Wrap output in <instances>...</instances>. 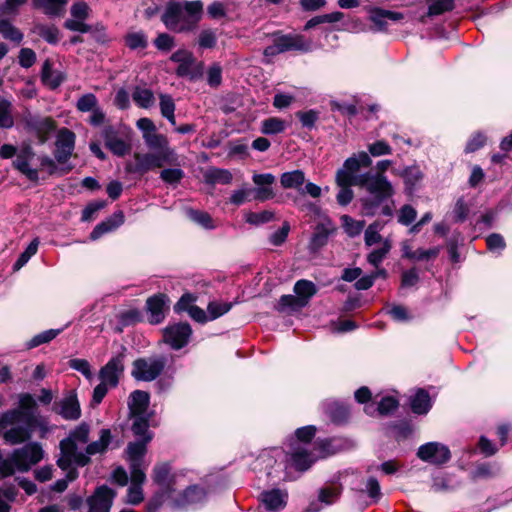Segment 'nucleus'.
<instances>
[{"mask_svg":"<svg viewBox=\"0 0 512 512\" xmlns=\"http://www.w3.org/2000/svg\"><path fill=\"white\" fill-rule=\"evenodd\" d=\"M13 126V105L11 101L0 97V128L10 129Z\"/></svg>","mask_w":512,"mask_h":512,"instance_id":"72a5a7b5","label":"nucleus"},{"mask_svg":"<svg viewBox=\"0 0 512 512\" xmlns=\"http://www.w3.org/2000/svg\"><path fill=\"white\" fill-rule=\"evenodd\" d=\"M47 420L37 412V403L31 394L19 396L18 408L0 414V432L11 426L4 433L7 443L15 445L30 439L32 433L39 429L47 431Z\"/></svg>","mask_w":512,"mask_h":512,"instance_id":"f03ea898","label":"nucleus"},{"mask_svg":"<svg viewBox=\"0 0 512 512\" xmlns=\"http://www.w3.org/2000/svg\"><path fill=\"white\" fill-rule=\"evenodd\" d=\"M115 495V492L107 486L97 488L87 500L88 512H110Z\"/></svg>","mask_w":512,"mask_h":512,"instance_id":"f3484780","label":"nucleus"},{"mask_svg":"<svg viewBox=\"0 0 512 512\" xmlns=\"http://www.w3.org/2000/svg\"><path fill=\"white\" fill-rule=\"evenodd\" d=\"M69 366L83 374L87 379L92 378L91 366L87 360L79 358L71 359Z\"/></svg>","mask_w":512,"mask_h":512,"instance_id":"680f3d73","label":"nucleus"},{"mask_svg":"<svg viewBox=\"0 0 512 512\" xmlns=\"http://www.w3.org/2000/svg\"><path fill=\"white\" fill-rule=\"evenodd\" d=\"M136 126L142 132V138L150 152L135 153V165L130 171L145 174L150 170L177 162L178 156L175 149L170 146L168 138L157 131L151 119L140 118L137 120Z\"/></svg>","mask_w":512,"mask_h":512,"instance_id":"7ed1b4c3","label":"nucleus"},{"mask_svg":"<svg viewBox=\"0 0 512 512\" xmlns=\"http://www.w3.org/2000/svg\"><path fill=\"white\" fill-rule=\"evenodd\" d=\"M392 248V242L389 238H385L380 247L373 249L367 255V262L374 268H378L384 259L388 256Z\"/></svg>","mask_w":512,"mask_h":512,"instance_id":"c756f323","label":"nucleus"},{"mask_svg":"<svg viewBox=\"0 0 512 512\" xmlns=\"http://www.w3.org/2000/svg\"><path fill=\"white\" fill-rule=\"evenodd\" d=\"M111 442V432L109 429H102L100 431L99 440L88 444L85 448L84 454L89 458L96 454H102L106 451L108 445Z\"/></svg>","mask_w":512,"mask_h":512,"instance_id":"cd10ccee","label":"nucleus"},{"mask_svg":"<svg viewBox=\"0 0 512 512\" xmlns=\"http://www.w3.org/2000/svg\"><path fill=\"white\" fill-rule=\"evenodd\" d=\"M285 129L286 122L278 117H270L262 121L261 131L263 134H279Z\"/></svg>","mask_w":512,"mask_h":512,"instance_id":"a19ab883","label":"nucleus"},{"mask_svg":"<svg viewBox=\"0 0 512 512\" xmlns=\"http://www.w3.org/2000/svg\"><path fill=\"white\" fill-rule=\"evenodd\" d=\"M222 81V68L219 64H213L207 71V82L211 87H218Z\"/></svg>","mask_w":512,"mask_h":512,"instance_id":"69168bd1","label":"nucleus"},{"mask_svg":"<svg viewBox=\"0 0 512 512\" xmlns=\"http://www.w3.org/2000/svg\"><path fill=\"white\" fill-rule=\"evenodd\" d=\"M149 406V394L145 391H133L128 400L129 415L140 416L148 415L147 409Z\"/></svg>","mask_w":512,"mask_h":512,"instance_id":"4be33fe9","label":"nucleus"},{"mask_svg":"<svg viewBox=\"0 0 512 512\" xmlns=\"http://www.w3.org/2000/svg\"><path fill=\"white\" fill-rule=\"evenodd\" d=\"M16 494L17 492L14 487L0 488V512H9L10 506L6 501H13Z\"/></svg>","mask_w":512,"mask_h":512,"instance_id":"052dcab7","label":"nucleus"},{"mask_svg":"<svg viewBox=\"0 0 512 512\" xmlns=\"http://www.w3.org/2000/svg\"><path fill=\"white\" fill-rule=\"evenodd\" d=\"M75 146V134L67 128L59 130L56 140L55 158L64 164L71 157Z\"/></svg>","mask_w":512,"mask_h":512,"instance_id":"a211bd4d","label":"nucleus"},{"mask_svg":"<svg viewBox=\"0 0 512 512\" xmlns=\"http://www.w3.org/2000/svg\"><path fill=\"white\" fill-rule=\"evenodd\" d=\"M398 407V401L392 396H386L381 399L377 407L369 405L365 407V412L372 415L377 411L381 415H387Z\"/></svg>","mask_w":512,"mask_h":512,"instance_id":"f704fd0d","label":"nucleus"},{"mask_svg":"<svg viewBox=\"0 0 512 512\" xmlns=\"http://www.w3.org/2000/svg\"><path fill=\"white\" fill-rule=\"evenodd\" d=\"M206 179L211 183L229 184L233 176L229 170L214 168L207 172Z\"/></svg>","mask_w":512,"mask_h":512,"instance_id":"09e8293b","label":"nucleus"},{"mask_svg":"<svg viewBox=\"0 0 512 512\" xmlns=\"http://www.w3.org/2000/svg\"><path fill=\"white\" fill-rule=\"evenodd\" d=\"M124 373V355L112 357L99 371L100 382L115 388Z\"/></svg>","mask_w":512,"mask_h":512,"instance_id":"f8f14e48","label":"nucleus"},{"mask_svg":"<svg viewBox=\"0 0 512 512\" xmlns=\"http://www.w3.org/2000/svg\"><path fill=\"white\" fill-rule=\"evenodd\" d=\"M89 440V426L82 423L70 432L66 439L60 441L61 456L57 464L61 469H68L72 464L85 466L90 459L84 452L79 450L80 446L87 444Z\"/></svg>","mask_w":512,"mask_h":512,"instance_id":"39448f33","label":"nucleus"},{"mask_svg":"<svg viewBox=\"0 0 512 512\" xmlns=\"http://www.w3.org/2000/svg\"><path fill=\"white\" fill-rule=\"evenodd\" d=\"M417 216V211L411 205H404L399 210L398 222L402 225H410Z\"/></svg>","mask_w":512,"mask_h":512,"instance_id":"bf43d9fd","label":"nucleus"},{"mask_svg":"<svg viewBox=\"0 0 512 512\" xmlns=\"http://www.w3.org/2000/svg\"><path fill=\"white\" fill-rule=\"evenodd\" d=\"M256 188L253 190V199L264 202L275 197L273 184L276 178L271 173L254 174L252 177Z\"/></svg>","mask_w":512,"mask_h":512,"instance_id":"4468645a","label":"nucleus"},{"mask_svg":"<svg viewBox=\"0 0 512 512\" xmlns=\"http://www.w3.org/2000/svg\"><path fill=\"white\" fill-rule=\"evenodd\" d=\"M335 231L333 223L329 219L318 223L310 240L309 248L312 251H318L328 242L329 236Z\"/></svg>","mask_w":512,"mask_h":512,"instance_id":"aec40b11","label":"nucleus"},{"mask_svg":"<svg viewBox=\"0 0 512 512\" xmlns=\"http://www.w3.org/2000/svg\"><path fill=\"white\" fill-rule=\"evenodd\" d=\"M274 217V213L268 210L261 212H250L246 216V221L252 225H261L271 221Z\"/></svg>","mask_w":512,"mask_h":512,"instance_id":"5fc2aeb1","label":"nucleus"},{"mask_svg":"<svg viewBox=\"0 0 512 512\" xmlns=\"http://www.w3.org/2000/svg\"><path fill=\"white\" fill-rule=\"evenodd\" d=\"M192 334V329L188 323H176L165 328L163 338L165 343L173 349L184 347Z\"/></svg>","mask_w":512,"mask_h":512,"instance_id":"ddd939ff","label":"nucleus"},{"mask_svg":"<svg viewBox=\"0 0 512 512\" xmlns=\"http://www.w3.org/2000/svg\"><path fill=\"white\" fill-rule=\"evenodd\" d=\"M160 100V111L161 115L166 118L172 125L176 124L175 119V103L173 98L170 95L167 94H160L159 96Z\"/></svg>","mask_w":512,"mask_h":512,"instance_id":"e433bc0d","label":"nucleus"},{"mask_svg":"<svg viewBox=\"0 0 512 512\" xmlns=\"http://www.w3.org/2000/svg\"><path fill=\"white\" fill-rule=\"evenodd\" d=\"M132 99L140 108L148 109L153 106L155 97L150 89L136 87L132 93Z\"/></svg>","mask_w":512,"mask_h":512,"instance_id":"2f4dec72","label":"nucleus"},{"mask_svg":"<svg viewBox=\"0 0 512 512\" xmlns=\"http://www.w3.org/2000/svg\"><path fill=\"white\" fill-rule=\"evenodd\" d=\"M251 200H254L253 189L249 188H241L239 190L234 191L229 199L230 203L236 206H240L243 203Z\"/></svg>","mask_w":512,"mask_h":512,"instance_id":"864d4df0","label":"nucleus"},{"mask_svg":"<svg viewBox=\"0 0 512 512\" xmlns=\"http://www.w3.org/2000/svg\"><path fill=\"white\" fill-rule=\"evenodd\" d=\"M25 128L35 134L39 143H45L56 129V122L51 117L29 116L25 119Z\"/></svg>","mask_w":512,"mask_h":512,"instance_id":"9b49d317","label":"nucleus"},{"mask_svg":"<svg viewBox=\"0 0 512 512\" xmlns=\"http://www.w3.org/2000/svg\"><path fill=\"white\" fill-rule=\"evenodd\" d=\"M372 163L369 155L362 151L347 158L337 173V184L355 185L364 188L369 195L360 199L362 213L366 216H374L381 208V214L391 217L394 212V201L385 203L391 199L395 190L386 176L366 172L356 175L361 167H369Z\"/></svg>","mask_w":512,"mask_h":512,"instance_id":"f257e3e1","label":"nucleus"},{"mask_svg":"<svg viewBox=\"0 0 512 512\" xmlns=\"http://www.w3.org/2000/svg\"><path fill=\"white\" fill-rule=\"evenodd\" d=\"M69 0H32L34 8L49 17H59L65 13Z\"/></svg>","mask_w":512,"mask_h":512,"instance_id":"b1692460","label":"nucleus"},{"mask_svg":"<svg viewBox=\"0 0 512 512\" xmlns=\"http://www.w3.org/2000/svg\"><path fill=\"white\" fill-rule=\"evenodd\" d=\"M384 223L380 221H374L371 223L364 232L365 245L371 247L377 243L382 245L384 239L382 238L380 231L383 229Z\"/></svg>","mask_w":512,"mask_h":512,"instance_id":"473e14b6","label":"nucleus"},{"mask_svg":"<svg viewBox=\"0 0 512 512\" xmlns=\"http://www.w3.org/2000/svg\"><path fill=\"white\" fill-rule=\"evenodd\" d=\"M440 253V247H433L429 249H417L415 250V256L412 261H430L438 257Z\"/></svg>","mask_w":512,"mask_h":512,"instance_id":"0e129e2a","label":"nucleus"},{"mask_svg":"<svg viewBox=\"0 0 512 512\" xmlns=\"http://www.w3.org/2000/svg\"><path fill=\"white\" fill-rule=\"evenodd\" d=\"M50 59H46L42 65L41 81L49 89L58 88L65 80V75L59 70L53 69Z\"/></svg>","mask_w":512,"mask_h":512,"instance_id":"412c9836","label":"nucleus"},{"mask_svg":"<svg viewBox=\"0 0 512 512\" xmlns=\"http://www.w3.org/2000/svg\"><path fill=\"white\" fill-rule=\"evenodd\" d=\"M146 306L150 323L158 324L163 321L166 308V297L164 295L150 297L146 302Z\"/></svg>","mask_w":512,"mask_h":512,"instance_id":"5701e85b","label":"nucleus"},{"mask_svg":"<svg viewBox=\"0 0 512 512\" xmlns=\"http://www.w3.org/2000/svg\"><path fill=\"white\" fill-rule=\"evenodd\" d=\"M105 146L116 156L123 157L131 150L129 139L119 135L112 127L108 126L103 130Z\"/></svg>","mask_w":512,"mask_h":512,"instance_id":"2eb2a0df","label":"nucleus"},{"mask_svg":"<svg viewBox=\"0 0 512 512\" xmlns=\"http://www.w3.org/2000/svg\"><path fill=\"white\" fill-rule=\"evenodd\" d=\"M288 462L289 465L294 467L296 470L305 471L312 465L314 459L305 448L298 446L290 454Z\"/></svg>","mask_w":512,"mask_h":512,"instance_id":"bb28decb","label":"nucleus"},{"mask_svg":"<svg viewBox=\"0 0 512 512\" xmlns=\"http://www.w3.org/2000/svg\"><path fill=\"white\" fill-rule=\"evenodd\" d=\"M60 332L61 329H50L36 335L31 340V347H36L53 340L58 334H60Z\"/></svg>","mask_w":512,"mask_h":512,"instance_id":"338daca9","label":"nucleus"},{"mask_svg":"<svg viewBox=\"0 0 512 512\" xmlns=\"http://www.w3.org/2000/svg\"><path fill=\"white\" fill-rule=\"evenodd\" d=\"M205 496L204 490L199 486H190L183 492V504H191L201 501Z\"/></svg>","mask_w":512,"mask_h":512,"instance_id":"3c124183","label":"nucleus"},{"mask_svg":"<svg viewBox=\"0 0 512 512\" xmlns=\"http://www.w3.org/2000/svg\"><path fill=\"white\" fill-rule=\"evenodd\" d=\"M304 127L312 128L318 120V112L315 110L299 111L296 113Z\"/></svg>","mask_w":512,"mask_h":512,"instance_id":"774afa93","label":"nucleus"},{"mask_svg":"<svg viewBox=\"0 0 512 512\" xmlns=\"http://www.w3.org/2000/svg\"><path fill=\"white\" fill-rule=\"evenodd\" d=\"M287 493L280 489L265 491L261 494V502L268 510L283 509L286 505Z\"/></svg>","mask_w":512,"mask_h":512,"instance_id":"a878e982","label":"nucleus"},{"mask_svg":"<svg viewBox=\"0 0 512 512\" xmlns=\"http://www.w3.org/2000/svg\"><path fill=\"white\" fill-rule=\"evenodd\" d=\"M54 410L65 420H77L81 416V408L77 395L70 391L55 403Z\"/></svg>","mask_w":512,"mask_h":512,"instance_id":"6ab92c4d","label":"nucleus"},{"mask_svg":"<svg viewBox=\"0 0 512 512\" xmlns=\"http://www.w3.org/2000/svg\"><path fill=\"white\" fill-rule=\"evenodd\" d=\"M118 221L108 220L106 222H102L98 224L93 231L91 232V239L96 240L99 237H101L103 234L110 232L111 230L118 227L120 224L123 223V215L122 213L118 214Z\"/></svg>","mask_w":512,"mask_h":512,"instance_id":"49530a36","label":"nucleus"},{"mask_svg":"<svg viewBox=\"0 0 512 512\" xmlns=\"http://www.w3.org/2000/svg\"><path fill=\"white\" fill-rule=\"evenodd\" d=\"M217 39L215 32L211 29L203 30L199 34L198 44L203 49L213 48L216 45Z\"/></svg>","mask_w":512,"mask_h":512,"instance_id":"e2e57ef3","label":"nucleus"},{"mask_svg":"<svg viewBox=\"0 0 512 512\" xmlns=\"http://www.w3.org/2000/svg\"><path fill=\"white\" fill-rule=\"evenodd\" d=\"M309 47V43L301 35H283L277 37L273 45L265 49L264 54L271 56L291 50L308 51Z\"/></svg>","mask_w":512,"mask_h":512,"instance_id":"1a4fd4ad","label":"nucleus"},{"mask_svg":"<svg viewBox=\"0 0 512 512\" xmlns=\"http://www.w3.org/2000/svg\"><path fill=\"white\" fill-rule=\"evenodd\" d=\"M411 409L416 414H426L431 408V399L429 394L419 389L410 401Z\"/></svg>","mask_w":512,"mask_h":512,"instance_id":"7c9ffc66","label":"nucleus"},{"mask_svg":"<svg viewBox=\"0 0 512 512\" xmlns=\"http://www.w3.org/2000/svg\"><path fill=\"white\" fill-rule=\"evenodd\" d=\"M324 408L331 420L337 423L343 422L349 415L347 407L335 401L326 403Z\"/></svg>","mask_w":512,"mask_h":512,"instance_id":"58836bf2","label":"nucleus"},{"mask_svg":"<svg viewBox=\"0 0 512 512\" xmlns=\"http://www.w3.org/2000/svg\"><path fill=\"white\" fill-rule=\"evenodd\" d=\"M428 16H436L454 9L453 0H429Z\"/></svg>","mask_w":512,"mask_h":512,"instance_id":"de8ad7c7","label":"nucleus"},{"mask_svg":"<svg viewBox=\"0 0 512 512\" xmlns=\"http://www.w3.org/2000/svg\"><path fill=\"white\" fill-rule=\"evenodd\" d=\"M417 456L424 462L441 465L450 459L451 454L447 446L438 442H429L418 448Z\"/></svg>","mask_w":512,"mask_h":512,"instance_id":"9d476101","label":"nucleus"},{"mask_svg":"<svg viewBox=\"0 0 512 512\" xmlns=\"http://www.w3.org/2000/svg\"><path fill=\"white\" fill-rule=\"evenodd\" d=\"M170 60L178 64L176 74L180 77L195 79L201 74L203 64L197 62L193 54L188 50H177L171 55Z\"/></svg>","mask_w":512,"mask_h":512,"instance_id":"6e6552de","label":"nucleus"},{"mask_svg":"<svg viewBox=\"0 0 512 512\" xmlns=\"http://www.w3.org/2000/svg\"><path fill=\"white\" fill-rule=\"evenodd\" d=\"M305 180V173L302 170L285 172L280 177V183L284 189L300 190Z\"/></svg>","mask_w":512,"mask_h":512,"instance_id":"c85d7f7f","label":"nucleus"},{"mask_svg":"<svg viewBox=\"0 0 512 512\" xmlns=\"http://www.w3.org/2000/svg\"><path fill=\"white\" fill-rule=\"evenodd\" d=\"M305 306V300H302L298 295H283L278 302L277 309L279 311H296Z\"/></svg>","mask_w":512,"mask_h":512,"instance_id":"ea45409f","label":"nucleus"},{"mask_svg":"<svg viewBox=\"0 0 512 512\" xmlns=\"http://www.w3.org/2000/svg\"><path fill=\"white\" fill-rule=\"evenodd\" d=\"M37 34L49 44H57L60 40V31L54 25H38L36 27Z\"/></svg>","mask_w":512,"mask_h":512,"instance_id":"37998d69","label":"nucleus"},{"mask_svg":"<svg viewBox=\"0 0 512 512\" xmlns=\"http://www.w3.org/2000/svg\"><path fill=\"white\" fill-rule=\"evenodd\" d=\"M70 13L73 18L85 21L89 17L90 7L84 1L75 2L70 8Z\"/></svg>","mask_w":512,"mask_h":512,"instance_id":"13d9d810","label":"nucleus"},{"mask_svg":"<svg viewBox=\"0 0 512 512\" xmlns=\"http://www.w3.org/2000/svg\"><path fill=\"white\" fill-rule=\"evenodd\" d=\"M231 308L232 303L214 301L208 304L207 311L210 315V319H216L227 313Z\"/></svg>","mask_w":512,"mask_h":512,"instance_id":"6e6d98bb","label":"nucleus"},{"mask_svg":"<svg viewBox=\"0 0 512 512\" xmlns=\"http://www.w3.org/2000/svg\"><path fill=\"white\" fill-rule=\"evenodd\" d=\"M35 153L30 145L21 148L13 161V166L20 173H22L28 180L37 182L39 179L38 169L32 168L30 161L33 159Z\"/></svg>","mask_w":512,"mask_h":512,"instance_id":"dca6fc26","label":"nucleus"},{"mask_svg":"<svg viewBox=\"0 0 512 512\" xmlns=\"http://www.w3.org/2000/svg\"><path fill=\"white\" fill-rule=\"evenodd\" d=\"M294 292L302 300L304 299L305 305H307L310 299L316 294L317 289L313 282L302 279L295 283Z\"/></svg>","mask_w":512,"mask_h":512,"instance_id":"4c0bfd02","label":"nucleus"},{"mask_svg":"<svg viewBox=\"0 0 512 512\" xmlns=\"http://www.w3.org/2000/svg\"><path fill=\"white\" fill-rule=\"evenodd\" d=\"M43 455L44 451L40 444L33 442L26 444L19 449H16L12 453V461L18 470L27 471L32 465H35L41 461Z\"/></svg>","mask_w":512,"mask_h":512,"instance_id":"0eeeda50","label":"nucleus"},{"mask_svg":"<svg viewBox=\"0 0 512 512\" xmlns=\"http://www.w3.org/2000/svg\"><path fill=\"white\" fill-rule=\"evenodd\" d=\"M133 418L132 431L139 439H144L147 435H153L149 430V416H130Z\"/></svg>","mask_w":512,"mask_h":512,"instance_id":"79ce46f5","label":"nucleus"},{"mask_svg":"<svg viewBox=\"0 0 512 512\" xmlns=\"http://www.w3.org/2000/svg\"><path fill=\"white\" fill-rule=\"evenodd\" d=\"M341 222H342L345 232L350 237H355V236L359 235L365 227L364 221L355 220L348 215H343L341 217Z\"/></svg>","mask_w":512,"mask_h":512,"instance_id":"c03bdc74","label":"nucleus"},{"mask_svg":"<svg viewBox=\"0 0 512 512\" xmlns=\"http://www.w3.org/2000/svg\"><path fill=\"white\" fill-rule=\"evenodd\" d=\"M97 107L98 100L92 93L82 95L76 103V108L81 112H91Z\"/></svg>","mask_w":512,"mask_h":512,"instance_id":"8fccbe9b","label":"nucleus"},{"mask_svg":"<svg viewBox=\"0 0 512 512\" xmlns=\"http://www.w3.org/2000/svg\"><path fill=\"white\" fill-rule=\"evenodd\" d=\"M166 360L163 357L139 358L133 362L131 375L140 381H153L163 371Z\"/></svg>","mask_w":512,"mask_h":512,"instance_id":"423d86ee","label":"nucleus"},{"mask_svg":"<svg viewBox=\"0 0 512 512\" xmlns=\"http://www.w3.org/2000/svg\"><path fill=\"white\" fill-rule=\"evenodd\" d=\"M67 471L65 478L57 480L53 486L52 490L55 492H63L68 487L69 482L74 481L78 477V472L75 468L71 466L68 469H64Z\"/></svg>","mask_w":512,"mask_h":512,"instance_id":"603ef678","label":"nucleus"},{"mask_svg":"<svg viewBox=\"0 0 512 512\" xmlns=\"http://www.w3.org/2000/svg\"><path fill=\"white\" fill-rule=\"evenodd\" d=\"M125 45L131 50L145 49L148 46L147 35L143 31H131L124 37Z\"/></svg>","mask_w":512,"mask_h":512,"instance_id":"c9c22d12","label":"nucleus"},{"mask_svg":"<svg viewBox=\"0 0 512 512\" xmlns=\"http://www.w3.org/2000/svg\"><path fill=\"white\" fill-rule=\"evenodd\" d=\"M203 4L201 1L170 0L161 16L167 29L182 33L192 31L201 20Z\"/></svg>","mask_w":512,"mask_h":512,"instance_id":"20e7f679","label":"nucleus"},{"mask_svg":"<svg viewBox=\"0 0 512 512\" xmlns=\"http://www.w3.org/2000/svg\"><path fill=\"white\" fill-rule=\"evenodd\" d=\"M183 177L184 172L179 168L164 169L160 173V178L167 184H177Z\"/></svg>","mask_w":512,"mask_h":512,"instance_id":"4d7b16f0","label":"nucleus"},{"mask_svg":"<svg viewBox=\"0 0 512 512\" xmlns=\"http://www.w3.org/2000/svg\"><path fill=\"white\" fill-rule=\"evenodd\" d=\"M187 215L192 221L205 229H214L216 227L212 217L207 212L190 209L187 211Z\"/></svg>","mask_w":512,"mask_h":512,"instance_id":"a18cd8bd","label":"nucleus"},{"mask_svg":"<svg viewBox=\"0 0 512 512\" xmlns=\"http://www.w3.org/2000/svg\"><path fill=\"white\" fill-rule=\"evenodd\" d=\"M153 435H147L144 439L131 442L127 446V455L130 464H143L146 446L152 440Z\"/></svg>","mask_w":512,"mask_h":512,"instance_id":"393cba45","label":"nucleus"}]
</instances>
